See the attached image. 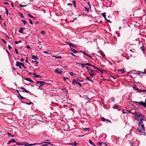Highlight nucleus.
<instances>
[{
	"label": "nucleus",
	"instance_id": "nucleus-1",
	"mask_svg": "<svg viewBox=\"0 0 146 146\" xmlns=\"http://www.w3.org/2000/svg\"><path fill=\"white\" fill-rule=\"evenodd\" d=\"M135 119L139 121V122H143L144 121H145V116L141 114L137 115V113L135 114Z\"/></svg>",
	"mask_w": 146,
	"mask_h": 146
},
{
	"label": "nucleus",
	"instance_id": "nucleus-2",
	"mask_svg": "<svg viewBox=\"0 0 146 146\" xmlns=\"http://www.w3.org/2000/svg\"><path fill=\"white\" fill-rule=\"evenodd\" d=\"M138 125V129L139 131L141 133L144 132L145 131L144 126L143 122H139Z\"/></svg>",
	"mask_w": 146,
	"mask_h": 146
},
{
	"label": "nucleus",
	"instance_id": "nucleus-3",
	"mask_svg": "<svg viewBox=\"0 0 146 146\" xmlns=\"http://www.w3.org/2000/svg\"><path fill=\"white\" fill-rule=\"evenodd\" d=\"M134 104H137V105L138 106H139V105L137 104H139L141 105V106H142L144 107L145 106H146V105L145 104V103L142 101H140V102L135 101L134 102Z\"/></svg>",
	"mask_w": 146,
	"mask_h": 146
},
{
	"label": "nucleus",
	"instance_id": "nucleus-4",
	"mask_svg": "<svg viewBox=\"0 0 146 146\" xmlns=\"http://www.w3.org/2000/svg\"><path fill=\"white\" fill-rule=\"evenodd\" d=\"M54 72L58 74H62V71H61L59 68H57L54 70Z\"/></svg>",
	"mask_w": 146,
	"mask_h": 146
},
{
	"label": "nucleus",
	"instance_id": "nucleus-5",
	"mask_svg": "<svg viewBox=\"0 0 146 146\" xmlns=\"http://www.w3.org/2000/svg\"><path fill=\"white\" fill-rule=\"evenodd\" d=\"M89 71H90V72H89V73L91 76L93 77L95 75V74L94 72V71L91 68L90 70Z\"/></svg>",
	"mask_w": 146,
	"mask_h": 146
},
{
	"label": "nucleus",
	"instance_id": "nucleus-6",
	"mask_svg": "<svg viewBox=\"0 0 146 146\" xmlns=\"http://www.w3.org/2000/svg\"><path fill=\"white\" fill-rule=\"evenodd\" d=\"M127 113H131L132 114H134L135 113V114L136 113V112L135 111H134L133 110H127Z\"/></svg>",
	"mask_w": 146,
	"mask_h": 146
},
{
	"label": "nucleus",
	"instance_id": "nucleus-7",
	"mask_svg": "<svg viewBox=\"0 0 146 146\" xmlns=\"http://www.w3.org/2000/svg\"><path fill=\"white\" fill-rule=\"evenodd\" d=\"M16 66H17L20 69H21L22 68L21 65V62H16Z\"/></svg>",
	"mask_w": 146,
	"mask_h": 146
},
{
	"label": "nucleus",
	"instance_id": "nucleus-8",
	"mask_svg": "<svg viewBox=\"0 0 146 146\" xmlns=\"http://www.w3.org/2000/svg\"><path fill=\"white\" fill-rule=\"evenodd\" d=\"M72 83L74 84L76 83V84H78L81 87L82 86L81 84L78 82L76 81L74 79L73 80Z\"/></svg>",
	"mask_w": 146,
	"mask_h": 146
},
{
	"label": "nucleus",
	"instance_id": "nucleus-9",
	"mask_svg": "<svg viewBox=\"0 0 146 146\" xmlns=\"http://www.w3.org/2000/svg\"><path fill=\"white\" fill-rule=\"evenodd\" d=\"M45 142H42L41 143H36L34 144H29V146H31L32 145H40L41 144H43V143H44Z\"/></svg>",
	"mask_w": 146,
	"mask_h": 146
},
{
	"label": "nucleus",
	"instance_id": "nucleus-10",
	"mask_svg": "<svg viewBox=\"0 0 146 146\" xmlns=\"http://www.w3.org/2000/svg\"><path fill=\"white\" fill-rule=\"evenodd\" d=\"M31 58L35 60H36L38 59V57L34 55H32Z\"/></svg>",
	"mask_w": 146,
	"mask_h": 146
},
{
	"label": "nucleus",
	"instance_id": "nucleus-11",
	"mask_svg": "<svg viewBox=\"0 0 146 146\" xmlns=\"http://www.w3.org/2000/svg\"><path fill=\"white\" fill-rule=\"evenodd\" d=\"M25 29V28L21 27L20 28V29L18 31L21 33H23V31Z\"/></svg>",
	"mask_w": 146,
	"mask_h": 146
},
{
	"label": "nucleus",
	"instance_id": "nucleus-12",
	"mask_svg": "<svg viewBox=\"0 0 146 146\" xmlns=\"http://www.w3.org/2000/svg\"><path fill=\"white\" fill-rule=\"evenodd\" d=\"M44 142H45V143H46V144L42 145L41 146H48L49 144L51 145H53V144H51L50 143L46 142L45 141H44Z\"/></svg>",
	"mask_w": 146,
	"mask_h": 146
},
{
	"label": "nucleus",
	"instance_id": "nucleus-13",
	"mask_svg": "<svg viewBox=\"0 0 146 146\" xmlns=\"http://www.w3.org/2000/svg\"><path fill=\"white\" fill-rule=\"evenodd\" d=\"M12 142H13V143H16V141L14 139H12L9 141L8 142L7 144H9L11 143Z\"/></svg>",
	"mask_w": 146,
	"mask_h": 146
},
{
	"label": "nucleus",
	"instance_id": "nucleus-14",
	"mask_svg": "<svg viewBox=\"0 0 146 146\" xmlns=\"http://www.w3.org/2000/svg\"><path fill=\"white\" fill-rule=\"evenodd\" d=\"M33 74L34 76L36 78H40L41 77L40 75H38L35 73H33Z\"/></svg>",
	"mask_w": 146,
	"mask_h": 146
},
{
	"label": "nucleus",
	"instance_id": "nucleus-15",
	"mask_svg": "<svg viewBox=\"0 0 146 146\" xmlns=\"http://www.w3.org/2000/svg\"><path fill=\"white\" fill-rule=\"evenodd\" d=\"M99 53L103 57H105V54L102 50H100V51Z\"/></svg>",
	"mask_w": 146,
	"mask_h": 146
},
{
	"label": "nucleus",
	"instance_id": "nucleus-16",
	"mask_svg": "<svg viewBox=\"0 0 146 146\" xmlns=\"http://www.w3.org/2000/svg\"><path fill=\"white\" fill-rule=\"evenodd\" d=\"M21 89L25 92H26L27 93H29V92L27 90H26L24 88H23L22 87H20Z\"/></svg>",
	"mask_w": 146,
	"mask_h": 146
},
{
	"label": "nucleus",
	"instance_id": "nucleus-17",
	"mask_svg": "<svg viewBox=\"0 0 146 146\" xmlns=\"http://www.w3.org/2000/svg\"><path fill=\"white\" fill-rule=\"evenodd\" d=\"M111 101H112L113 102H114V97H112L110 99H109L108 100V102L109 103H110L111 102Z\"/></svg>",
	"mask_w": 146,
	"mask_h": 146
},
{
	"label": "nucleus",
	"instance_id": "nucleus-18",
	"mask_svg": "<svg viewBox=\"0 0 146 146\" xmlns=\"http://www.w3.org/2000/svg\"><path fill=\"white\" fill-rule=\"evenodd\" d=\"M70 49L74 53H77V52L74 49L72 48L71 47H70Z\"/></svg>",
	"mask_w": 146,
	"mask_h": 146
},
{
	"label": "nucleus",
	"instance_id": "nucleus-19",
	"mask_svg": "<svg viewBox=\"0 0 146 146\" xmlns=\"http://www.w3.org/2000/svg\"><path fill=\"white\" fill-rule=\"evenodd\" d=\"M90 131V129H89V128H84V129H83V131H88V132H89Z\"/></svg>",
	"mask_w": 146,
	"mask_h": 146
},
{
	"label": "nucleus",
	"instance_id": "nucleus-20",
	"mask_svg": "<svg viewBox=\"0 0 146 146\" xmlns=\"http://www.w3.org/2000/svg\"><path fill=\"white\" fill-rule=\"evenodd\" d=\"M25 80H26L28 81L29 82H33V80H32L30 79H29L28 78H26Z\"/></svg>",
	"mask_w": 146,
	"mask_h": 146
},
{
	"label": "nucleus",
	"instance_id": "nucleus-21",
	"mask_svg": "<svg viewBox=\"0 0 146 146\" xmlns=\"http://www.w3.org/2000/svg\"><path fill=\"white\" fill-rule=\"evenodd\" d=\"M8 136L9 137H14V136L13 135L11 134L10 133H7Z\"/></svg>",
	"mask_w": 146,
	"mask_h": 146
},
{
	"label": "nucleus",
	"instance_id": "nucleus-22",
	"mask_svg": "<svg viewBox=\"0 0 146 146\" xmlns=\"http://www.w3.org/2000/svg\"><path fill=\"white\" fill-rule=\"evenodd\" d=\"M23 145H24L25 146H29V143L27 142H25L23 143Z\"/></svg>",
	"mask_w": 146,
	"mask_h": 146
},
{
	"label": "nucleus",
	"instance_id": "nucleus-23",
	"mask_svg": "<svg viewBox=\"0 0 146 146\" xmlns=\"http://www.w3.org/2000/svg\"><path fill=\"white\" fill-rule=\"evenodd\" d=\"M46 84V82L43 81H40V85L42 86Z\"/></svg>",
	"mask_w": 146,
	"mask_h": 146
},
{
	"label": "nucleus",
	"instance_id": "nucleus-24",
	"mask_svg": "<svg viewBox=\"0 0 146 146\" xmlns=\"http://www.w3.org/2000/svg\"><path fill=\"white\" fill-rule=\"evenodd\" d=\"M98 143H99V145L100 146L102 145L103 144H105L106 146H107V145L106 144L104 143H103L102 142H99Z\"/></svg>",
	"mask_w": 146,
	"mask_h": 146
},
{
	"label": "nucleus",
	"instance_id": "nucleus-25",
	"mask_svg": "<svg viewBox=\"0 0 146 146\" xmlns=\"http://www.w3.org/2000/svg\"><path fill=\"white\" fill-rule=\"evenodd\" d=\"M89 143L91 145H93L94 146H95V145L94 144V143L92 142V141L90 140L89 139Z\"/></svg>",
	"mask_w": 146,
	"mask_h": 146
},
{
	"label": "nucleus",
	"instance_id": "nucleus-26",
	"mask_svg": "<svg viewBox=\"0 0 146 146\" xmlns=\"http://www.w3.org/2000/svg\"><path fill=\"white\" fill-rule=\"evenodd\" d=\"M68 44L70 46H71L72 47H77V46H76L72 44H71V43H68Z\"/></svg>",
	"mask_w": 146,
	"mask_h": 146
},
{
	"label": "nucleus",
	"instance_id": "nucleus-27",
	"mask_svg": "<svg viewBox=\"0 0 146 146\" xmlns=\"http://www.w3.org/2000/svg\"><path fill=\"white\" fill-rule=\"evenodd\" d=\"M101 15L103 16L104 18H106V13H102L101 14Z\"/></svg>",
	"mask_w": 146,
	"mask_h": 146
},
{
	"label": "nucleus",
	"instance_id": "nucleus-28",
	"mask_svg": "<svg viewBox=\"0 0 146 146\" xmlns=\"http://www.w3.org/2000/svg\"><path fill=\"white\" fill-rule=\"evenodd\" d=\"M53 57H55L56 58H58V59H61L62 58V57L60 56H53Z\"/></svg>",
	"mask_w": 146,
	"mask_h": 146
},
{
	"label": "nucleus",
	"instance_id": "nucleus-29",
	"mask_svg": "<svg viewBox=\"0 0 146 146\" xmlns=\"http://www.w3.org/2000/svg\"><path fill=\"white\" fill-rule=\"evenodd\" d=\"M21 21L24 23V24L25 25H26V24L27 23V22L26 21L24 20H22Z\"/></svg>",
	"mask_w": 146,
	"mask_h": 146
},
{
	"label": "nucleus",
	"instance_id": "nucleus-30",
	"mask_svg": "<svg viewBox=\"0 0 146 146\" xmlns=\"http://www.w3.org/2000/svg\"><path fill=\"white\" fill-rule=\"evenodd\" d=\"M102 119V121H107V119H106L104 117H102L101 118Z\"/></svg>",
	"mask_w": 146,
	"mask_h": 146
},
{
	"label": "nucleus",
	"instance_id": "nucleus-31",
	"mask_svg": "<svg viewBox=\"0 0 146 146\" xmlns=\"http://www.w3.org/2000/svg\"><path fill=\"white\" fill-rule=\"evenodd\" d=\"M85 65H88L89 66H93L92 65L90 64L89 63H87L85 64Z\"/></svg>",
	"mask_w": 146,
	"mask_h": 146
},
{
	"label": "nucleus",
	"instance_id": "nucleus-32",
	"mask_svg": "<svg viewBox=\"0 0 146 146\" xmlns=\"http://www.w3.org/2000/svg\"><path fill=\"white\" fill-rule=\"evenodd\" d=\"M127 110H123V113L124 114L127 113Z\"/></svg>",
	"mask_w": 146,
	"mask_h": 146
},
{
	"label": "nucleus",
	"instance_id": "nucleus-33",
	"mask_svg": "<svg viewBox=\"0 0 146 146\" xmlns=\"http://www.w3.org/2000/svg\"><path fill=\"white\" fill-rule=\"evenodd\" d=\"M16 144L18 145H23V143L22 142H20V143H19L18 142H17L16 143Z\"/></svg>",
	"mask_w": 146,
	"mask_h": 146
},
{
	"label": "nucleus",
	"instance_id": "nucleus-34",
	"mask_svg": "<svg viewBox=\"0 0 146 146\" xmlns=\"http://www.w3.org/2000/svg\"><path fill=\"white\" fill-rule=\"evenodd\" d=\"M20 7H26L27 5H22L21 4H19Z\"/></svg>",
	"mask_w": 146,
	"mask_h": 146
},
{
	"label": "nucleus",
	"instance_id": "nucleus-35",
	"mask_svg": "<svg viewBox=\"0 0 146 146\" xmlns=\"http://www.w3.org/2000/svg\"><path fill=\"white\" fill-rule=\"evenodd\" d=\"M78 64H80L81 65V66H82V67L83 68H84L85 65V64H84V63H80H80H78Z\"/></svg>",
	"mask_w": 146,
	"mask_h": 146
},
{
	"label": "nucleus",
	"instance_id": "nucleus-36",
	"mask_svg": "<svg viewBox=\"0 0 146 146\" xmlns=\"http://www.w3.org/2000/svg\"><path fill=\"white\" fill-rule=\"evenodd\" d=\"M23 103H25L26 104L28 105H30L33 104V103L31 102H30V103H26V102H23Z\"/></svg>",
	"mask_w": 146,
	"mask_h": 146
},
{
	"label": "nucleus",
	"instance_id": "nucleus-37",
	"mask_svg": "<svg viewBox=\"0 0 146 146\" xmlns=\"http://www.w3.org/2000/svg\"><path fill=\"white\" fill-rule=\"evenodd\" d=\"M21 66H22L24 68H26V67L24 65L23 63L21 62Z\"/></svg>",
	"mask_w": 146,
	"mask_h": 146
},
{
	"label": "nucleus",
	"instance_id": "nucleus-38",
	"mask_svg": "<svg viewBox=\"0 0 146 146\" xmlns=\"http://www.w3.org/2000/svg\"><path fill=\"white\" fill-rule=\"evenodd\" d=\"M130 144L131 146H136V145H134L135 144L134 143H133L131 142L130 143Z\"/></svg>",
	"mask_w": 146,
	"mask_h": 146
},
{
	"label": "nucleus",
	"instance_id": "nucleus-39",
	"mask_svg": "<svg viewBox=\"0 0 146 146\" xmlns=\"http://www.w3.org/2000/svg\"><path fill=\"white\" fill-rule=\"evenodd\" d=\"M86 79L92 82H93V81L92 80H90L89 79V78L88 77H87L86 78Z\"/></svg>",
	"mask_w": 146,
	"mask_h": 146
},
{
	"label": "nucleus",
	"instance_id": "nucleus-40",
	"mask_svg": "<svg viewBox=\"0 0 146 146\" xmlns=\"http://www.w3.org/2000/svg\"><path fill=\"white\" fill-rule=\"evenodd\" d=\"M28 16L33 19H35V17L32 16L30 14H28Z\"/></svg>",
	"mask_w": 146,
	"mask_h": 146
},
{
	"label": "nucleus",
	"instance_id": "nucleus-41",
	"mask_svg": "<svg viewBox=\"0 0 146 146\" xmlns=\"http://www.w3.org/2000/svg\"><path fill=\"white\" fill-rule=\"evenodd\" d=\"M140 92H142L143 93H145V92H146V90H139Z\"/></svg>",
	"mask_w": 146,
	"mask_h": 146
},
{
	"label": "nucleus",
	"instance_id": "nucleus-42",
	"mask_svg": "<svg viewBox=\"0 0 146 146\" xmlns=\"http://www.w3.org/2000/svg\"><path fill=\"white\" fill-rule=\"evenodd\" d=\"M63 80L64 81H66L67 79H68V78L65 77H63Z\"/></svg>",
	"mask_w": 146,
	"mask_h": 146
},
{
	"label": "nucleus",
	"instance_id": "nucleus-43",
	"mask_svg": "<svg viewBox=\"0 0 146 146\" xmlns=\"http://www.w3.org/2000/svg\"><path fill=\"white\" fill-rule=\"evenodd\" d=\"M40 33L41 34L43 35H44L45 34V33L44 31H41Z\"/></svg>",
	"mask_w": 146,
	"mask_h": 146
},
{
	"label": "nucleus",
	"instance_id": "nucleus-44",
	"mask_svg": "<svg viewBox=\"0 0 146 146\" xmlns=\"http://www.w3.org/2000/svg\"><path fill=\"white\" fill-rule=\"evenodd\" d=\"M8 13H9V12H8V10L7 9H6V14L7 16L8 15Z\"/></svg>",
	"mask_w": 146,
	"mask_h": 146
},
{
	"label": "nucleus",
	"instance_id": "nucleus-45",
	"mask_svg": "<svg viewBox=\"0 0 146 146\" xmlns=\"http://www.w3.org/2000/svg\"><path fill=\"white\" fill-rule=\"evenodd\" d=\"M29 21L31 25H33V22H32V21L31 19H29Z\"/></svg>",
	"mask_w": 146,
	"mask_h": 146
},
{
	"label": "nucleus",
	"instance_id": "nucleus-46",
	"mask_svg": "<svg viewBox=\"0 0 146 146\" xmlns=\"http://www.w3.org/2000/svg\"><path fill=\"white\" fill-rule=\"evenodd\" d=\"M141 49L142 50V51L144 52V47L143 46L142 47H141Z\"/></svg>",
	"mask_w": 146,
	"mask_h": 146
},
{
	"label": "nucleus",
	"instance_id": "nucleus-47",
	"mask_svg": "<svg viewBox=\"0 0 146 146\" xmlns=\"http://www.w3.org/2000/svg\"><path fill=\"white\" fill-rule=\"evenodd\" d=\"M118 108V106L117 105L115 106L113 108L114 109H117Z\"/></svg>",
	"mask_w": 146,
	"mask_h": 146
},
{
	"label": "nucleus",
	"instance_id": "nucleus-48",
	"mask_svg": "<svg viewBox=\"0 0 146 146\" xmlns=\"http://www.w3.org/2000/svg\"><path fill=\"white\" fill-rule=\"evenodd\" d=\"M73 143V146H76V145H77V143L74 142Z\"/></svg>",
	"mask_w": 146,
	"mask_h": 146
},
{
	"label": "nucleus",
	"instance_id": "nucleus-49",
	"mask_svg": "<svg viewBox=\"0 0 146 146\" xmlns=\"http://www.w3.org/2000/svg\"><path fill=\"white\" fill-rule=\"evenodd\" d=\"M84 54L86 55L87 56H88L90 57V58H92V57L91 56H90L88 54H87V53H85Z\"/></svg>",
	"mask_w": 146,
	"mask_h": 146
},
{
	"label": "nucleus",
	"instance_id": "nucleus-50",
	"mask_svg": "<svg viewBox=\"0 0 146 146\" xmlns=\"http://www.w3.org/2000/svg\"><path fill=\"white\" fill-rule=\"evenodd\" d=\"M92 67H93L95 69H97L99 71H100V70H99V68H98L96 67L95 66H92Z\"/></svg>",
	"mask_w": 146,
	"mask_h": 146
},
{
	"label": "nucleus",
	"instance_id": "nucleus-51",
	"mask_svg": "<svg viewBox=\"0 0 146 146\" xmlns=\"http://www.w3.org/2000/svg\"><path fill=\"white\" fill-rule=\"evenodd\" d=\"M69 74L71 76H73L74 74L72 72L69 73Z\"/></svg>",
	"mask_w": 146,
	"mask_h": 146
},
{
	"label": "nucleus",
	"instance_id": "nucleus-52",
	"mask_svg": "<svg viewBox=\"0 0 146 146\" xmlns=\"http://www.w3.org/2000/svg\"><path fill=\"white\" fill-rule=\"evenodd\" d=\"M85 68H86L87 69H88V71L90 70V68H90V67H87V66H86V67H85Z\"/></svg>",
	"mask_w": 146,
	"mask_h": 146
},
{
	"label": "nucleus",
	"instance_id": "nucleus-53",
	"mask_svg": "<svg viewBox=\"0 0 146 146\" xmlns=\"http://www.w3.org/2000/svg\"><path fill=\"white\" fill-rule=\"evenodd\" d=\"M84 8L85 9V10L87 11V13H89V11H88V9L87 8H86L85 7Z\"/></svg>",
	"mask_w": 146,
	"mask_h": 146
},
{
	"label": "nucleus",
	"instance_id": "nucleus-54",
	"mask_svg": "<svg viewBox=\"0 0 146 146\" xmlns=\"http://www.w3.org/2000/svg\"><path fill=\"white\" fill-rule=\"evenodd\" d=\"M20 16L22 18H24V16H23V14L22 13H20Z\"/></svg>",
	"mask_w": 146,
	"mask_h": 146
},
{
	"label": "nucleus",
	"instance_id": "nucleus-55",
	"mask_svg": "<svg viewBox=\"0 0 146 146\" xmlns=\"http://www.w3.org/2000/svg\"><path fill=\"white\" fill-rule=\"evenodd\" d=\"M26 48H27V49H30L31 48V47L30 46H28V45H27V46H26Z\"/></svg>",
	"mask_w": 146,
	"mask_h": 146
},
{
	"label": "nucleus",
	"instance_id": "nucleus-56",
	"mask_svg": "<svg viewBox=\"0 0 146 146\" xmlns=\"http://www.w3.org/2000/svg\"><path fill=\"white\" fill-rule=\"evenodd\" d=\"M120 71L122 73H123L124 72V71L123 69L120 70Z\"/></svg>",
	"mask_w": 146,
	"mask_h": 146
},
{
	"label": "nucleus",
	"instance_id": "nucleus-57",
	"mask_svg": "<svg viewBox=\"0 0 146 146\" xmlns=\"http://www.w3.org/2000/svg\"><path fill=\"white\" fill-rule=\"evenodd\" d=\"M43 53H45V54H49V53L47 52L46 51H44L43 52Z\"/></svg>",
	"mask_w": 146,
	"mask_h": 146
},
{
	"label": "nucleus",
	"instance_id": "nucleus-58",
	"mask_svg": "<svg viewBox=\"0 0 146 146\" xmlns=\"http://www.w3.org/2000/svg\"><path fill=\"white\" fill-rule=\"evenodd\" d=\"M15 52L16 54H18V52L17 50V49L16 48L15 49Z\"/></svg>",
	"mask_w": 146,
	"mask_h": 146
},
{
	"label": "nucleus",
	"instance_id": "nucleus-59",
	"mask_svg": "<svg viewBox=\"0 0 146 146\" xmlns=\"http://www.w3.org/2000/svg\"><path fill=\"white\" fill-rule=\"evenodd\" d=\"M105 20H106L107 21L110 22H111L109 20H108L107 19L106 17V18H104Z\"/></svg>",
	"mask_w": 146,
	"mask_h": 146
},
{
	"label": "nucleus",
	"instance_id": "nucleus-60",
	"mask_svg": "<svg viewBox=\"0 0 146 146\" xmlns=\"http://www.w3.org/2000/svg\"><path fill=\"white\" fill-rule=\"evenodd\" d=\"M35 63L36 64H38V62L36 60L35 61Z\"/></svg>",
	"mask_w": 146,
	"mask_h": 146
},
{
	"label": "nucleus",
	"instance_id": "nucleus-61",
	"mask_svg": "<svg viewBox=\"0 0 146 146\" xmlns=\"http://www.w3.org/2000/svg\"><path fill=\"white\" fill-rule=\"evenodd\" d=\"M8 47L9 48V49H11L12 48V47L10 45H9L8 46Z\"/></svg>",
	"mask_w": 146,
	"mask_h": 146
},
{
	"label": "nucleus",
	"instance_id": "nucleus-62",
	"mask_svg": "<svg viewBox=\"0 0 146 146\" xmlns=\"http://www.w3.org/2000/svg\"><path fill=\"white\" fill-rule=\"evenodd\" d=\"M19 96H20V98L21 99H23L24 98L23 97V96H22L21 95H20Z\"/></svg>",
	"mask_w": 146,
	"mask_h": 146
},
{
	"label": "nucleus",
	"instance_id": "nucleus-63",
	"mask_svg": "<svg viewBox=\"0 0 146 146\" xmlns=\"http://www.w3.org/2000/svg\"><path fill=\"white\" fill-rule=\"evenodd\" d=\"M68 144L69 145H71L73 146V143H68Z\"/></svg>",
	"mask_w": 146,
	"mask_h": 146
},
{
	"label": "nucleus",
	"instance_id": "nucleus-64",
	"mask_svg": "<svg viewBox=\"0 0 146 146\" xmlns=\"http://www.w3.org/2000/svg\"><path fill=\"white\" fill-rule=\"evenodd\" d=\"M72 2H73V4H76V1H73Z\"/></svg>",
	"mask_w": 146,
	"mask_h": 146
}]
</instances>
